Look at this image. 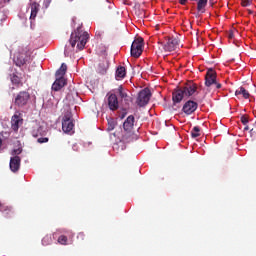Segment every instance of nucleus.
<instances>
[{
    "instance_id": "f257e3e1",
    "label": "nucleus",
    "mask_w": 256,
    "mask_h": 256,
    "mask_svg": "<svg viewBox=\"0 0 256 256\" xmlns=\"http://www.w3.org/2000/svg\"><path fill=\"white\" fill-rule=\"evenodd\" d=\"M122 139L126 143H133L139 139V134L135 132V116L130 115L124 121Z\"/></svg>"
},
{
    "instance_id": "f03ea898",
    "label": "nucleus",
    "mask_w": 256,
    "mask_h": 256,
    "mask_svg": "<svg viewBox=\"0 0 256 256\" xmlns=\"http://www.w3.org/2000/svg\"><path fill=\"white\" fill-rule=\"evenodd\" d=\"M197 92V84L193 82L187 83L184 87L178 88L172 93V101L174 105L181 103L185 97H191Z\"/></svg>"
},
{
    "instance_id": "7ed1b4c3",
    "label": "nucleus",
    "mask_w": 256,
    "mask_h": 256,
    "mask_svg": "<svg viewBox=\"0 0 256 256\" xmlns=\"http://www.w3.org/2000/svg\"><path fill=\"white\" fill-rule=\"evenodd\" d=\"M87 41H89V33L83 32L81 27H78L71 33L69 44L72 49H75V45H77V49H79V51H83V49H85V45H87Z\"/></svg>"
},
{
    "instance_id": "20e7f679",
    "label": "nucleus",
    "mask_w": 256,
    "mask_h": 256,
    "mask_svg": "<svg viewBox=\"0 0 256 256\" xmlns=\"http://www.w3.org/2000/svg\"><path fill=\"white\" fill-rule=\"evenodd\" d=\"M31 101V94L28 91H20L14 97V105L19 108L27 107Z\"/></svg>"
},
{
    "instance_id": "39448f33",
    "label": "nucleus",
    "mask_w": 256,
    "mask_h": 256,
    "mask_svg": "<svg viewBox=\"0 0 256 256\" xmlns=\"http://www.w3.org/2000/svg\"><path fill=\"white\" fill-rule=\"evenodd\" d=\"M205 85L206 87H211V85H215L216 89H221V83L217 81V72L212 68L208 69L205 76Z\"/></svg>"
},
{
    "instance_id": "423d86ee",
    "label": "nucleus",
    "mask_w": 256,
    "mask_h": 256,
    "mask_svg": "<svg viewBox=\"0 0 256 256\" xmlns=\"http://www.w3.org/2000/svg\"><path fill=\"white\" fill-rule=\"evenodd\" d=\"M130 53L131 57H135V59L141 57V55L143 54V38H136L132 42Z\"/></svg>"
},
{
    "instance_id": "0eeeda50",
    "label": "nucleus",
    "mask_w": 256,
    "mask_h": 256,
    "mask_svg": "<svg viewBox=\"0 0 256 256\" xmlns=\"http://www.w3.org/2000/svg\"><path fill=\"white\" fill-rule=\"evenodd\" d=\"M150 100L151 90H149V88H144L138 93L136 103L138 107H145L146 105H148Z\"/></svg>"
},
{
    "instance_id": "6e6552de",
    "label": "nucleus",
    "mask_w": 256,
    "mask_h": 256,
    "mask_svg": "<svg viewBox=\"0 0 256 256\" xmlns=\"http://www.w3.org/2000/svg\"><path fill=\"white\" fill-rule=\"evenodd\" d=\"M106 105L110 111H117L119 109V98H117V94L109 92L106 95Z\"/></svg>"
},
{
    "instance_id": "1a4fd4ad",
    "label": "nucleus",
    "mask_w": 256,
    "mask_h": 256,
    "mask_svg": "<svg viewBox=\"0 0 256 256\" xmlns=\"http://www.w3.org/2000/svg\"><path fill=\"white\" fill-rule=\"evenodd\" d=\"M162 45H163L164 51L171 53L172 51H175L177 47H179V38L170 37L167 39L166 43Z\"/></svg>"
},
{
    "instance_id": "9d476101",
    "label": "nucleus",
    "mask_w": 256,
    "mask_h": 256,
    "mask_svg": "<svg viewBox=\"0 0 256 256\" xmlns=\"http://www.w3.org/2000/svg\"><path fill=\"white\" fill-rule=\"evenodd\" d=\"M21 125H23V117H21V114L15 113L11 118L12 131H14V133H17Z\"/></svg>"
},
{
    "instance_id": "9b49d317",
    "label": "nucleus",
    "mask_w": 256,
    "mask_h": 256,
    "mask_svg": "<svg viewBox=\"0 0 256 256\" xmlns=\"http://www.w3.org/2000/svg\"><path fill=\"white\" fill-rule=\"evenodd\" d=\"M75 127V124L73 123V120L69 115H65L62 120V131L64 133H71Z\"/></svg>"
},
{
    "instance_id": "f8f14e48",
    "label": "nucleus",
    "mask_w": 256,
    "mask_h": 256,
    "mask_svg": "<svg viewBox=\"0 0 256 256\" xmlns=\"http://www.w3.org/2000/svg\"><path fill=\"white\" fill-rule=\"evenodd\" d=\"M197 107H199V105L197 104V102L192 101V100H188L182 108L183 113H185L186 115H191L193 113H195V111H197Z\"/></svg>"
},
{
    "instance_id": "ddd939ff",
    "label": "nucleus",
    "mask_w": 256,
    "mask_h": 256,
    "mask_svg": "<svg viewBox=\"0 0 256 256\" xmlns=\"http://www.w3.org/2000/svg\"><path fill=\"white\" fill-rule=\"evenodd\" d=\"M116 93H118L120 99L126 103V105H129L131 101H133V98L127 94V89L123 87V85L118 86L116 89Z\"/></svg>"
},
{
    "instance_id": "4468645a",
    "label": "nucleus",
    "mask_w": 256,
    "mask_h": 256,
    "mask_svg": "<svg viewBox=\"0 0 256 256\" xmlns=\"http://www.w3.org/2000/svg\"><path fill=\"white\" fill-rule=\"evenodd\" d=\"M21 169V157L13 156L10 158V170L12 173H17Z\"/></svg>"
},
{
    "instance_id": "2eb2a0df",
    "label": "nucleus",
    "mask_w": 256,
    "mask_h": 256,
    "mask_svg": "<svg viewBox=\"0 0 256 256\" xmlns=\"http://www.w3.org/2000/svg\"><path fill=\"white\" fill-rule=\"evenodd\" d=\"M65 85H67L65 78H56L55 82L52 84V91H61Z\"/></svg>"
},
{
    "instance_id": "dca6fc26",
    "label": "nucleus",
    "mask_w": 256,
    "mask_h": 256,
    "mask_svg": "<svg viewBox=\"0 0 256 256\" xmlns=\"http://www.w3.org/2000/svg\"><path fill=\"white\" fill-rule=\"evenodd\" d=\"M39 7H40V5L37 2L30 3V9H31L30 19H31V21H34L35 17H37V13H39Z\"/></svg>"
},
{
    "instance_id": "f3484780",
    "label": "nucleus",
    "mask_w": 256,
    "mask_h": 256,
    "mask_svg": "<svg viewBox=\"0 0 256 256\" xmlns=\"http://www.w3.org/2000/svg\"><path fill=\"white\" fill-rule=\"evenodd\" d=\"M65 73H67V64L62 63L61 67L56 71L55 76L58 79H65Z\"/></svg>"
},
{
    "instance_id": "a211bd4d",
    "label": "nucleus",
    "mask_w": 256,
    "mask_h": 256,
    "mask_svg": "<svg viewBox=\"0 0 256 256\" xmlns=\"http://www.w3.org/2000/svg\"><path fill=\"white\" fill-rule=\"evenodd\" d=\"M0 211L3 213L4 217L9 219L13 215V210L9 206H5V204L0 203Z\"/></svg>"
},
{
    "instance_id": "6ab92c4d",
    "label": "nucleus",
    "mask_w": 256,
    "mask_h": 256,
    "mask_svg": "<svg viewBox=\"0 0 256 256\" xmlns=\"http://www.w3.org/2000/svg\"><path fill=\"white\" fill-rule=\"evenodd\" d=\"M14 63L17 65V67H23L27 61L25 60V56H23V54H16L14 56Z\"/></svg>"
},
{
    "instance_id": "aec40b11",
    "label": "nucleus",
    "mask_w": 256,
    "mask_h": 256,
    "mask_svg": "<svg viewBox=\"0 0 256 256\" xmlns=\"http://www.w3.org/2000/svg\"><path fill=\"white\" fill-rule=\"evenodd\" d=\"M125 75H127V70L123 66H119L116 70V80L121 81V79H125Z\"/></svg>"
},
{
    "instance_id": "412c9836",
    "label": "nucleus",
    "mask_w": 256,
    "mask_h": 256,
    "mask_svg": "<svg viewBox=\"0 0 256 256\" xmlns=\"http://www.w3.org/2000/svg\"><path fill=\"white\" fill-rule=\"evenodd\" d=\"M125 143H130V142H125V141H123V136L121 137V140L118 142V143H115L114 145H113V149H114V151H117L118 153H119V151H125V149H126V145H125Z\"/></svg>"
},
{
    "instance_id": "4be33fe9",
    "label": "nucleus",
    "mask_w": 256,
    "mask_h": 256,
    "mask_svg": "<svg viewBox=\"0 0 256 256\" xmlns=\"http://www.w3.org/2000/svg\"><path fill=\"white\" fill-rule=\"evenodd\" d=\"M191 1H197V11L199 13H205V7H207V2L209 0H191Z\"/></svg>"
},
{
    "instance_id": "5701e85b",
    "label": "nucleus",
    "mask_w": 256,
    "mask_h": 256,
    "mask_svg": "<svg viewBox=\"0 0 256 256\" xmlns=\"http://www.w3.org/2000/svg\"><path fill=\"white\" fill-rule=\"evenodd\" d=\"M236 97H239V95H242L244 99H249L251 97V94H249V91H247L245 88L240 87L235 91Z\"/></svg>"
},
{
    "instance_id": "b1692460",
    "label": "nucleus",
    "mask_w": 256,
    "mask_h": 256,
    "mask_svg": "<svg viewBox=\"0 0 256 256\" xmlns=\"http://www.w3.org/2000/svg\"><path fill=\"white\" fill-rule=\"evenodd\" d=\"M192 139H197V137H201V128L199 126H195L191 131Z\"/></svg>"
},
{
    "instance_id": "393cba45",
    "label": "nucleus",
    "mask_w": 256,
    "mask_h": 256,
    "mask_svg": "<svg viewBox=\"0 0 256 256\" xmlns=\"http://www.w3.org/2000/svg\"><path fill=\"white\" fill-rule=\"evenodd\" d=\"M39 135H43V126H36L32 130V137H39Z\"/></svg>"
},
{
    "instance_id": "a878e982",
    "label": "nucleus",
    "mask_w": 256,
    "mask_h": 256,
    "mask_svg": "<svg viewBox=\"0 0 256 256\" xmlns=\"http://www.w3.org/2000/svg\"><path fill=\"white\" fill-rule=\"evenodd\" d=\"M11 81L13 85H21V78H19V76H17L16 74H13L11 76Z\"/></svg>"
},
{
    "instance_id": "bb28decb",
    "label": "nucleus",
    "mask_w": 256,
    "mask_h": 256,
    "mask_svg": "<svg viewBox=\"0 0 256 256\" xmlns=\"http://www.w3.org/2000/svg\"><path fill=\"white\" fill-rule=\"evenodd\" d=\"M68 241H69V239L65 235H61V236L58 237V243L60 245H67Z\"/></svg>"
},
{
    "instance_id": "cd10ccee",
    "label": "nucleus",
    "mask_w": 256,
    "mask_h": 256,
    "mask_svg": "<svg viewBox=\"0 0 256 256\" xmlns=\"http://www.w3.org/2000/svg\"><path fill=\"white\" fill-rule=\"evenodd\" d=\"M98 73L101 75H105V73H107V67H105V64H99Z\"/></svg>"
},
{
    "instance_id": "c85d7f7f",
    "label": "nucleus",
    "mask_w": 256,
    "mask_h": 256,
    "mask_svg": "<svg viewBox=\"0 0 256 256\" xmlns=\"http://www.w3.org/2000/svg\"><path fill=\"white\" fill-rule=\"evenodd\" d=\"M21 153H23V149L17 148V149L12 150L11 155L13 157H19V155H21Z\"/></svg>"
},
{
    "instance_id": "c756f323",
    "label": "nucleus",
    "mask_w": 256,
    "mask_h": 256,
    "mask_svg": "<svg viewBox=\"0 0 256 256\" xmlns=\"http://www.w3.org/2000/svg\"><path fill=\"white\" fill-rule=\"evenodd\" d=\"M51 244V237L50 236H46L42 239V245L47 246Z\"/></svg>"
},
{
    "instance_id": "7c9ffc66",
    "label": "nucleus",
    "mask_w": 256,
    "mask_h": 256,
    "mask_svg": "<svg viewBox=\"0 0 256 256\" xmlns=\"http://www.w3.org/2000/svg\"><path fill=\"white\" fill-rule=\"evenodd\" d=\"M242 7H249L251 5V0H241Z\"/></svg>"
},
{
    "instance_id": "2f4dec72",
    "label": "nucleus",
    "mask_w": 256,
    "mask_h": 256,
    "mask_svg": "<svg viewBox=\"0 0 256 256\" xmlns=\"http://www.w3.org/2000/svg\"><path fill=\"white\" fill-rule=\"evenodd\" d=\"M77 240L78 241H85V233H83V232L78 233Z\"/></svg>"
},
{
    "instance_id": "473e14b6",
    "label": "nucleus",
    "mask_w": 256,
    "mask_h": 256,
    "mask_svg": "<svg viewBox=\"0 0 256 256\" xmlns=\"http://www.w3.org/2000/svg\"><path fill=\"white\" fill-rule=\"evenodd\" d=\"M38 143H49V138L45 137V138H38Z\"/></svg>"
},
{
    "instance_id": "72a5a7b5",
    "label": "nucleus",
    "mask_w": 256,
    "mask_h": 256,
    "mask_svg": "<svg viewBox=\"0 0 256 256\" xmlns=\"http://www.w3.org/2000/svg\"><path fill=\"white\" fill-rule=\"evenodd\" d=\"M241 123H243L244 125H247V123H249V118H247L246 116H242Z\"/></svg>"
},
{
    "instance_id": "f704fd0d",
    "label": "nucleus",
    "mask_w": 256,
    "mask_h": 256,
    "mask_svg": "<svg viewBox=\"0 0 256 256\" xmlns=\"http://www.w3.org/2000/svg\"><path fill=\"white\" fill-rule=\"evenodd\" d=\"M228 37H229V39H233V37H235V34L233 33V31H230L228 33Z\"/></svg>"
},
{
    "instance_id": "c9c22d12",
    "label": "nucleus",
    "mask_w": 256,
    "mask_h": 256,
    "mask_svg": "<svg viewBox=\"0 0 256 256\" xmlns=\"http://www.w3.org/2000/svg\"><path fill=\"white\" fill-rule=\"evenodd\" d=\"M72 149H73V151H79V146H77V144H74L72 146Z\"/></svg>"
},
{
    "instance_id": "e433bc0d",
    "label": "nucleus",
    "mask_w": 256,
    "mask_h": 256,
    "mask_svg": "<svg viewBox=\"0 0 256 256\" xmlns=\"http://www.w3.org/2000/svg\"><path fill=\"white\" fill-rule=\"evenodd\" d=\"M180 5H186L187 0H179Z\"/></svg>"
},
{
    "instance_id": "4c0bfd02",
    "label": "nucleus",
    "mask_w": 256,
    "mask_h": 256,
    "mask_svg": "<svg viewBox=\"0 0 256 256\" xmlns=\"http://www.w3.org/2000/svg\"><path fill=\"white\" fill-rule=\"evenodd\" d=\"M67 53H69V46L66 45V47H65V55H67Z\"/></svg>"
},
{
    "instance_id": "58836bf2",
    "label": "nucleus",
    "mask_w": 256,
    "mask_h": 256,
    "mask_svg": "<svg viewBox=\"0 0 256 256\" xmlns=\"http://www.w3.org/2000/svg\"><path fill=\"white\" fill-rule=\"evenodd\" d=\"M108 129H109L110 131H113V129H115V127H114V126H110Z\"/></svg>"
},
{
    "instance_id": "ea45409f",
    "label": "nucleus",
    "mask_w": 256,
    "mask_h": 256,
    "mask_svg": "<svg viewBox=\"0 0 256 256\" xmlns=\"http://www.w3.org/2000/svg\"><path fill=\"white\" fill-rule=\"evenodd\" d=\"M50 4H51V0H48L46 7H49Z\"/></svg>"
},
{
    "instance_id": "a19ab883",
    "label": "nucleus",
    "mask_w": 256,
    "mask_h": 256,
    "mask_svg": "<svg viewBox=\"0 0 256 256\" xmlns=\"http://www.w3.org/2000/svg\"><path fill=\"white\" fill-rule=\"evenodd\" d=\"M129 0H122V2L124 3V5H127V2H128Z\"/></svg>"
},
{
    "instance_id": "79ce46f5",
    "label": "nucleus",
    "mask_w": 256,
    "mask_h": 256,
    "mask_svg": "<svg viewBox=\"0 0 256 256\" xmlns=\"http://www.w3.org/2000/svg\"><path fill=\"white\" fill-rule=\"evenodd\" d=\"M3 145V140L0 138V148Z\"/></svg>"
},
{
    "instance_id": "37998d69",
    "label": "nucleus",
    "mask_w": 256,
    "mask_h": 256,
    "mask_svg": "<svg viewBox=\"0 0 256 256\" xmlns=\"http://www.w3.org/2000/svg\"><path fill=\"white\" fill-rule=\"evenodd\" d=\"M244 129H245V131L249 130V126H246Z\"/></svg>"
},
{
    "instance_id": "c03bdc74",
    "label": "nucleus",
    "mask_w": 256,
    "mask_h": 256,
    "mask_svg": "<svg viewBox=\"0 0 256 256\" xmlns=\"http://www.w3.org/2000/svg\"><path fill=\"white\" fill-rule=\"evenodd\" d=\"M248 13L252 14V13H253V11H251V10H248Z\"/></svg>"
},
{
    "instance_id": "a18cd8bd",
    "label": "nucleus",
    "mask_w": 256,
    "mask_h": 256,
    "mask_svg": "<svg viewBox=\"0 0 256 256\" xmlns=\"http://www.w3.org/2000/svg\"><path fill=\"white\" fill-rule=\"evenodd\" d=\"M98 35L101 36V32H98Z\"/></svg>"
},
{
    "instance_id": "49530a36",
    "label": "nucleus",
    "mask_w": 256,
    "mask_h": 256,
    "mask_svg": "<svg viewBox=\"0 0 256 256\" xmlns=\"http://www.w3.org/2000/svg\"><path fill=\"white\" fill-rule=\"evenodd\" d=\"M4 1H7V2H9V0H4Z\"/></svg>"
}]
</instances>
